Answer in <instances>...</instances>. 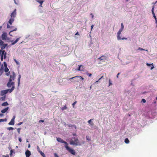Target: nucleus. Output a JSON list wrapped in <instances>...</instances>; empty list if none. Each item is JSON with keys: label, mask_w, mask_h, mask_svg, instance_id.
<instances>
[{"label": "nucleus", "mask_w": 157, "mask_h": 157, "mask_svg": "<svg viewBox=\"0 0 157 157\" xmlns=\"http://www.w3.org/2000/svg\"><path fill=\"white\" fill-rule=\"evenodd\" d=\"M70 144L71 145H75V146L81 145L80 143L77 138L75 137H72L71 140Z\"/></svg>", "instance_id": "nucleus-1"}, {"label": "nucleus", "mask_w": 157, "mask_h": 157, "mask_svg": "<svg viewBox=\"0 0 157 157\" xmlns=\"http://www.w3.org/2000/svg\"><path fill=\"white\" fill-rule=\"evenodd\" d=\"M15 77L16 75L15 73L14 72H13L12 75H10L9 81L7 83V86L8 87H10L11 85H14V82H11L15 79Z\"/></svg>", "instance_id": "nucleus-2"}, {"label": "nucleus", "mask_w": 157, "mask_h": 157, "mask_svg": "<svg viewBox=\"0 0 157 157\" xmlns=\"http://www.w3.org/2000/svg\"><path fill=\"white\" fill-rule=\"evenodd\" d=\"M124 28V26L123 25V24L122 23L121 24V29L119 30V31L117 33V39L118 40H127V38L125 37H123L121 38L120 36V35L121 34V32L123 31Z\"/></svg>", "instance_id": "nucleus-3"}, {"label": "nucleus", "mask_w": 157, "mask_h": 157, "mask_svg": "<svg viewBox=\"0 0 157 157\" xmlns=\"http://www.w3.org/2000/svg\"><path fill=\"white\" fill-rule=\"evenodd\" d=\"M65 147L66 148L67 150L72 155H75V152L73 149L69 147L68 145H67L66 146H65Z\"/></svg>", "instance_id": "nucleus-4"}, {"label": "nucleus", "mask_w": 157, "mask_h": 157, "mask_svg": "<svg viewBox=\"0 0 157 157\" xmlns=\"http://www.w3.org/2000/svg\"><path fill=\"white\" fill-rule=\"evenodd\" d=\"M56 140L58 142H60L62 143H64L65 144V146H66L67 145H68L67 143L64 141L63 139H62L60 138H57Z\"/></svg>", "instance_id": "nucleus-5"}, {"label": "nucleus", "mask_w": 157, "mask_h": 157, "mask_svg": "<svg viewBox=\"0 0 157 157\" xmlns=\"http://www.w3.org/2000/svg\"><path fill=\"white\" fill-rule=\"evenodd\" d=\"M16 9H15L13 12L11 13L10 16L11 18H14L16 17Z\"/></svg>", "instance_id": "nucleus-6"}, {"label": "nucleus", "mask_w": 157, "mask_h": 157, "mask_svg": "<svg viewBox=\"0 0 157 157\" xmlns=\"http://www.w3.org/2000/svg\"><path fill=\"white\" fill-rule=\"evenodd\" d=\"M7 34L6 33L4 32L2 35V40H6L7 38Z\"/></svg>", "instance_id": "nucleus-7"}, {"label": "nucleus", "mask_w": 157, "mask_h": 157, "mask_svg": "<svg viewBox=\"0 0 157 157\" xmlns=\"http://www.w3.org/2000/svg\"><path fill=\"white\" fill-rule=\"evenodd\" d=\"M5 53L6 52L5 50H1L0 51V54L1 53V59L2 61L3 60V57Z\"/></svg>", "instance_id": "nucleus-8"}, {"label": "nucleus", "mask_w": 157, "mask_h": 157, "mask_svg": "<svg viewBox=\"0 0 157 157\" xmlns=\"http://www.w3.org/2000/svg\"><path fill=\"white\" fill-rule=\"evenodd\" d=\"M9 90H6L2 91L1 92V95L3 96L7 94L8 93Z\"/></svg>", "instance_id": "nucleus-9"}, {"label": "nucleus", "mask_w": 157, "mask_h": 157, "mask_svg": "<svg viewBox=\"0 0 157 157\" xmlns=\"http://www.w3.org/2000/svg\"><path fill=\"white\" fill-rule=\"evenodd\" d=\"M31 154V152L29 150H27L25 152V155L26 157H29Z\"/></svg>", "instance_id": "nucleus-10"}, {"label": "nucleus", "mask_w": 157, "mask_h": 157, "mask_svg": "<svg viewBox=\"0 0 157 157\" xmlns=\"http://www.w3.org/2000/svg\"><path fill=\"white\" fill-rule=\"evenodd\" d=\"M4 64L5 66V71L6 72H7L8 71L9 69L7 67L6 64L5 62H4Z\"/></svg>", "instance_id": "nucleus-11"}, {"label": "nucleus", "mask_w": 157, "mask_h": 157, "mask_svg": "<svg viewBox=\"0 0 157 157\" xmlns=\"http://www.w3.org/2000/svg\"><path fill=\"white\" fill-rule=\"evenodd\" d=\"M14 18H10L9 21H8V23H9V24L10 25H11L13 23V22L14 21Z\"/></svg>", "instance_id": "nucleus-12"}, {"label": "nucleus", "mask_w": 157, "mask_h": 157, "mask_svg": "<svg viewBox=\"0 0 157 157\" xmlns=\"http://www.w3.org/2000/svg\"><path fill=\"white\" fill-rule=\"evenodd\" d=\"M19 39H20V38H17L16 39V40L14 41H13V40L12 41H11V42L12 43V44L14 45L18 41Z\"/></svg>", "instance_id": "nucleus-13"}, {"label": "nucleus", "mask_w": 157, "mask_h": 157, "mask_svg": "<svg viewBox=\"0 0 157 157\" xmlns=\"http://www.w3.org/2000/svg\"><path fill=\"white\" fill-rule=\"evenodd\" d=\"M8 109H9V107H8L5 108V109L2 110H1V112L2 113H4L5 112H7V111L8 110Z\"/></svg>", "instance_id": "nucleus-14"}, {"label": "nucleus", "mask_w": 157, "mask_h": 157, "mask_svg": "<svg viewBox=\"0 0 157 157\" xmlns=\"http://www.w3.org/2000/svg\"><path fill=\"white\" fill-rule=\"evenodd\" d=\"M7 45V44H3V45H1L2 46L1 47V50H3L6 48V47Z\"/></svg>", "instance_id": "nucleus-15"}, {"label": "nucleus", "mask_w": 157, "mask_h": 157, "mask_svg": "<svg viewBox=\"0 0 157 157\" xmlns=\"http://www.w3.org/2000/svg\"><path fill=\"white\" fill-rule=\"evenodd\" d=\"M14 121L13 119H12L10 121L9 123V124L11 125H14Z\"/></svg>", "instance_id": "nucleus-16"}, {"label": "nucleus", "mask_w": 157, "mask_h": 157, "mask_svg": "<svg viewBox=\"0 0 157 157\" xmlns=\"http://www.w3.org/2000/svg\"><path fill=\"white\" fill-rule=\"evenodd\" d=\"M93 120V119H91L88 121V123L91 125H94L92 121Z\"/></svg>", "instance_id": "nucleus-17"}, {"label": "nucleus", "mask_w": 157, "mask_h": 157, "mask_svg": "<svg viewBox=\"0 0 157 157\" xmlns=\"http://www.w3.org/2000/svg\"><path fill=\"white\" fill-rule=\"evenodd\" d=\"M146 65H147V66H151V65L152 66V67H151V70H152V69H153L154 68V66H153V63L149 64V63H146Z\"/></svg>", "instance_id": "nucleus-18"}, {"label": "nucleus", "mask_w": 157, "mask_h": 157, "mask_svg": "<svg viewBox=\"0 0 157 157\" xmlns=\"http://www.w3.org/2000/svg\"><path fill=\"white\" fill-rule=\"evenodd\" d=\"M36 2L39 3L40 5H42L43 3L44 2V1L40 0H36Z\"/></svg>", "instance_id": "nucleus-19"}, {"label": "nucleus", "mask_w": 157, "mask_h": 157, "mask_svg": "<svg viewBox=\"0 0 157 157\" xmlns=\"http://www.w3.org/2000/svg\"><path fill=\"white\" fill-rule=\"evenodd\" d=\"M4 69V67L3 65H2L1 67L0 68V72H1V74H2L3 71Z\"/></svg>", "instance_id": "nucleus-20"}, {"label": "nucleus", "mask_w": 157, "mask_h": 157, "mask_svg": "<svg viewBox=\"0 0 157 157\" xmlns=\"http://www.w3.org/2000/svg\"><path fill=\"white\" fill-rule=\"evenodd\" d=\"M8 105V104L7 101L3 102L2 104V106H5Z\"/></svg>", "instance_id": "nucleus-21"}, {"label": "nucleus", "mask_w": 157, "mask_h": 157, "mask_svg": "<svg viewBox=\"0 0 157 157\" xmlns=\"http://www.w3.org/2000/svg\"><path fill=\"white\" fill-rule=\"evenodd\" d=\"M39 152H40V154L43 157H46L45 154L42 151H40Z\"/></svg>", "instance_id": "nucleus-22"}, {"label": "nucleus", "mask_w": 157, "mask_h": 157, "mask_svg": "<svg viewBox=\"0 0 157 157\" xmlns=\"http://www.w3.org/2000/svg\"><path fill=\"white\" fill-rule=\"evenodd\" d=\"M21 78V75H19V77L18 79V86H19L20 84V79Z\"/></svg>", "instance_id": "nucleus-23"}, {"label": "nucleus", "mask_w": 157, "mask_h": 157, "mask_svg": "<svg viewBox=\"0 0 157 157\" xmlns=\"http://www.w3.org/2000/svg\"><path fill=\"white\" fill-rule=\"evenodd\" d=\"M124 142L126 144H128L129 142V140L128 138H126L125 139Z\"/></svg>", "instance_id": "nucleus-24"}, {"label": "nucleus", "mask_w": 157, "mask_h": 157, "mask_svg": "<svg viewBox=\"0 0 157 157\" xmlns=\"http://www.w3.org/2000/svg\"><path fill=\"white\" fill-rule=\"evenodd\" d=\"M103 57H104L105 59L106 58V57H105V56H102L100 57L99 58H98V59H100V60H103L104 59L103 58Z\"/></svg>", "instance_id": "nucleus-25"}, {"label": "nucleus", "mask_w": 157, "mask_h": 157, "mask_svg": "<svg viewBox=\"0 0 157 157\" xmlns=\"http://www.w3.org/2000/svg\"><path fill=\"white\" fill-rule=\"evenodd\" d=\"M14 89V86H13L10 89V90L9 89V92L10 93L11 92L13 91V90Z\"/></svg>", "instance_id": "nucleus-26"}, {"label": "nucleus", "mask_w": 157, "mask_h": 157, "mask_svg": "<svg viewBox=\"0 0 157 157\" xmlns=\"http://www.w3.org/2000/svg\"><path fill=\"white\" fill-rule=\"evenodd\" d=\"M82 66V65H80L79 66V67L78 68V69H77V70L78 71H83V70H81V67Z\"/></svg>", "instance_id": "nucleus-27"}, {"label": "nucleus", "mask_w": 157, "mask_h": 157, "mask_svg": "<svg viewBox=\"0 0 157 157\" xmlns=\"http://www.w3.org/2000/svg\"><path fill=\"white\" fill-rule=\"evenodd\" d=\"M78 78H76L75 79H74V82H79V80L77 79Z\"/></svg>", "instance_id": "nucleus-28"}, {"label": "nucleus", "mask_w": 157, "mask_h": 157, "mask_svg": "<svg viewBox=\"0 0 157 157\" xmlns=\"http://www.w3.org/2000/svg\"><path fill=\"white\" fill-rule=\"evenodd\" d=\"M17 30V28H15L14 29H13V30H11L10 31V33H9V34L11 36H12V35H11L10 34V33L13 31H16V30Z\"/></svg>", "instance_id": "nucleus-29"}, {"label": "nucleus", "mask_w": 157, "mask_h": 157, "mask_svg": "<svg viewBox=\"0 0 157 157\" xmlns=\"http://www.w3.org/2000/svg\"><path fill=\"white\" fill-rule=\"evenodd\" d=\"M77 78H79L81 80H83L84 79L81 76H77Z\"/></svg>", "instance_id": "nucleus-30"}, {"label": "nucleus", "mask_w": 157, "mask_h": 157, "mask_svg": "<svg viewBox=\"0 0 157 157\" xmlns=\"http://www.w3.org/2000/svg\"><path fill=\"white\" fill-rule=\"evenodd\" d=\"M7 120L6 119H0V122H3L4 121H6Z\"/></svg>", "instance_id": "nucleus-31"}, {"label": "nucleus", "mask_w": 157, "mask_h": 157, "mask_svg": "<svg viewBox=\"0 0 157 157\" xmlns=\"http://www.w3.org/2000/svg\"><path fill=\"white\" fill-rule=\"evenodd\" d=\"M67 107L65 105L64 107L62 108L61 109L62 110H65V109H67Z\"/></svg>", "instance_id": "nucleus-32"}, {"label": "nucleus", "mask_w": 157, "mask_h": 157, "mask_svg": "<svg viewBox=\"0 0 157 157\" xmlns=\"http://www.w3.org/2000/svg\"><path fill=\"white\" fill-rule=\"evenodd\" d=\"M4 44L3 42L1 40H0V46Z\"/></svg>", "instance_id": "nucleus-33"}, {"label": "nucleus", "mask_w": 157, "mask_h": 157, "mask_svg": "<svg viewBox=\"0 0 157 157\" xmlns=\"http://www.w3.org/2000/svg\"><path fill=\"white\" fill-rule=\"evenodd\" d=\"M21 130V128H18L17 129V132L18 134H20Z\"/></svg>", "instance_id": "nucleus-34"}, {"label": "nucleus", "mask_w": 157, "mask_h": 157, "mask_svg": "<svg viewBox=\"0 0 157 157\" xmlns=\"http://www.w3.org/2000/svg\"><path fill=\"white\" fill-rule=\"evenodd\" d=\"M14 61L15 62V63H16L17 65H19V62L17 61L16 59H14Z\"/></svg>", "instance_id": "nucleus-35"}, {"label": "nucleus", "mask_w": 157, "mask_h": 157, "mask_svg": "<svg viewBox=\"0 0 157 157\" xmlns=\"http://www.w3.org/2000/svg\"><path fill=\"white\" fill-rule=\"evenodd\" d=\"M7 129L9 130H13V127H8L7 128Z\"/></svg>", "instance_id": "nucleus-36"}, {"label": "nucleus", "mask_w": 157, "mask_h": 157, "mask_svg": "<svg viewBox=\"0 0 157 157\" xmlns=\"http://www.w3.org/2000/svg\"><path fill=\"white\" fill-rule=\"evenodd\" d=\"M154 8H155L154 6H152V10H151V11H152V14H153L154 13H155L154 12Z\"/></svg>", "instance_id": "nucleus-37"}, {"label": "nucleus", "mask_w": 157, "mask_h": 157, "mask_svg": "<svg viewBox=\"0 0 157 157\" xmlns=\"http://www.w3.org/2000/svg\"><path fill=\"white\" fill-rule=\"evenodd\" d=\"M76 78H77V76H76L74 77H73L70 78L68 79L69 80H71V79H75Z\"/></svg>", "instance_id": "nucleus-38"}, {"label": "nucleus", "mask_w": 157, "mask_h": 157, "mask_svg": "<svg viewBox=\"0 0 157 157\" xmlns=\"http://www.w3.org/2000/svg\"><path fill=\"white\" fill-rule=\"evenodd\" d=\"M6 53H5V54H4V55L3 56V59L4 58V59H6Z\"/></svg>", "instance_id": "nucleus-39"}, {"label": "nucleus", "mask_w": 157, "mask_h": 157, "mask_svg": "<svg viewBox=\"0 0 157 157\" xmlns=\"http://www.w3.org/2000/svg\"><path fill=\"white\" fill-rule=\"evenodd\" d=\"M5 96H4L3 97H1V98L2 99V100H5Z\"/></svg>", "instance_id": "nucleus-40"}, {"label": "nucleus", "mask_w": 157, "mask_h": 157, "mask_svg": "<svg viewBox=\"0 0 157 157\" xmlns=\"http://www.w3.org/2000/svg\"><path fill=\"white\" fill-rule=\"evenodd\" d=\"M153 17H154L155 20H156L157 19L156 16H155V13L152 14Z\"/></svg>", "instance_id": "nucleus-41"}, {"label": "nucleus", "mask_w": 157, "mask_h": 157, "mask_svg": "<svg viewBox=\"0 0 157 157\" xmlns=\"http://www.w3.org/2000/svg\"><path fill=\"white\" fill-rule=\"evenodd\" d=\"M77 101H75L72 104V105L73 106V107H74Z\"/></svg>", "instance_id": "nucleus-42"}, {"label": "nucleus", "mask_w": 157, "mask_h": 157, "mask_svg": "<svg viewBox=\"0 0 157 157\" xmlns=\"http://www.w3.org/2000/svg\"><path fill=\"white\" fill-rule=\"evenodd\" d=\"M142 101L145 103L146 102V100L144 99H143L142 100Z\"/></svg>", "instance_id": "nucleus-43"}, {"label": "nucleus", "mask_w": 157, "mask_h": 157, "mask_svg": "<svg viewBox=\"0 0 157 157\" xmlns=\"http://www.w3.org/2000/svg\"><path fill=\"white\" fill-rule=\"evenodd\" d=\"M103 77V76H101V78H100L98 79V81H96V82H96V83H97V82H98L99 81H100V80Z\"/></svg>", "instance_id": "nucleus-44"}, {"label": "nucleus", "mask_w": 157, "mask_h": 157, "mask_svg": "<svg viewBox=\"0 0 157 157\" xmlns=\"http://www.w3.org/2000/svg\"><path fill=\"white\" fill-rule=\"evenodd\" d=\"M138 50H145L143 48H139L138 49Z\"/></svg>", "instance_id": "nucleus-45"}, {"label": "nucleus", "mask_w": 157, "mask_h": 157, "mask_svg": "<svg viewBox=\"0 0 157 157\" xmlns=\"http://www.w3.org/2000/svg\"><path fill=\"white\" fill-rule=\"evenodd\" d=\"M109 86L110 85H112V84L111 82V80H110V79H109Z\"/></svg>", "instance_id": "nucleus-46"}, {"label": "nucleus", "mask_w": 157, "mask_h": 157, "mask_svg": "<svg viewBox=\"0 0 157 157\" xmlns=\"http://www.w3.org/2000/svg\"><path fill=\"white\" fill-rule=\"evenodd\" d=\"M54 156L55 157H59L56 153H54Z\"/></svg>", "instance_id": "nucleus-47"}, {"label": "nucleus", "mask_w": 157, "mask_h": 157, "mask_svg": "<svg viewBox=\"0 0 157 157\" xmlns=\"http://www.w3.org/2000/svg\"><path fill=\"white\" fill-rule=\"evenodd\" d=\"M87 75L89 77H90L92 75V74L91 73H88L87 74Z\"/></svg>", "instance_id": "nucleus-48"}, {"label": "nucleus", "mask_w": 157, "mask_h": 157, "mask_svg": "<svg viewBox=\"0 0 157 157\" xmlns=\"http://www.w3.org/2000/svg\"><path fill=\"white\" fill-rule=\"evenodd\" d=\"M86 139L88 140H90V139L89 138V137L88 136H86Z\"/></svg>", "instance_id": "nucleus-49"}, {"label": "nucleus", "mask_w": 157, "mask_h": 157, "mask_svg": "<svg viewBox=\"0 0 157 157\" xmlns=\"http://www.w3.org/2000/svg\"><path fill=\"white\" fill-rule=\"evenodd\" d=\"M68 126L69 127H73V125L70 124L68 125Z\"/></svg>", "instance_id": "nucleus-50"}, {"label": "nucleus", "mask_w": 157, "mask_h": 157, "mask_svg": "<svg viewBox=\"0 0 157 157\" xmlns=\"http://www.w3.org/2000/svg\"><path fill=\"white\" fill-rule=\"evenodd\" d=\"M23 123V122H20L18 124V125H21Z\"/></svg>", "instance_id": "nucleus-51"}, {"label": "nucleus", "mask_w": 157, "mask_h": 157, "mask_svg": "<svg viewBox=\"0 0 157 157\" xmlns=\"http://www.w3.org/2000/svg\"><path fill=\"white\" fill-rule=\"evenodd\" d=\"M18 140L20 142H21L22 141L21 139V138H19L18 139Z\"/></svg>", "instance_id": "nucleus-52"}, {"label": "nucleus", "mask_w": 157, "mask_h": 157, "mask_svg": "<svg viewBox=\"0 0 157 157\" xmlns=\"http://www.w3.org/2000/svg\"><path fill=\"white\" fill-rule=\"evenodd\" d=\"M10 25H8V24H7V28H10Z\"/></svg>", "instance_id": "nucleus-53"}, {"label": "nucleus", "mask_w": 157, "mask_h": 157, "mask_svg": "<svg viewBox=\"0 0 157 157\" xmlns=\"http://www.w3.org/2000/svg\"><path fill=\"white\" fill-rule=\"evenodd\" d=\"M44 122V120H40L39 121V122L40 123V122Z\"/></svg>", "instance_id": "nucleus-54"}, {"label": "nucleus", "mask_w": 157, "mask_h": 157, "mask_svg": "<svg viewBox=\"0 0 157 157\" xmlns=\"http://www.w3.org/2000/svg\"><path fill=\"white\" fill-rule=\"evenodd\" d=\"M3 113H0V116L1 117H2L3 116V114H2Z\"/></svg>", "instance_id": "nucleus-55"}, {"label": "nucleus", "mask_w": 157, "mask_h": 157, "mask_svg": "<svg viewBox=\"0 0 157 157\" xmlns=\"http://www.w3.org/2000/svg\"><path fill=\"white\" fill-rule=\"evenodd\" d=\"M90 15H91L92 16V18H93L94 17L93 14V13H91L90 14Z\"/></svg>", "instance_id": "nucleus-56"}, {"label": "nucleus", "mask_w": 157, "mask_h": 157, "mask_svg": "<svg viewBox=\"0 0 157 157\" xmlns=\"http://www.w3.org/2000/svg\"><path fill=\"white\" fill-rule=\"evenodd\" d=\"M10 74V72H8V73H7L6 74V75L7 76H9V75Z\"/></svg>", "instance_id": "nucleus-57"}, {"label": "nucleus", "mask_w": 157, "mask_h": 157, "mask_svg": "<svg viewBox=\"0 0 157 157\" xmlns=\"http://www.w3.org/2000/svg\"><path fill=\"white\" fill-rule=\"evenodd\" d=\"M120 74V73H119L117 74V78H118V75H119Z\"/></svg>", "instance_id": "nucleus-58"}, {"label": "nucleus", "mask_w": 157, "mask_h": 157, "mask_svg": "<svg viewBox=\"0 0 157 157\" xmlns=\"http://www.w3.org/2000/svg\"><path fill=\"white\" fill-rule=\"evenodd\" d=\"M75 35H79V34L78 33V32H77L75 34Z\"/></svg>", "instance_id": "nucleus-59"}, {"label": "nucleus", "mask_w": 157, "mask_h": 157, "mask_svg": "<svg viewBox=\"0 0 157 157\" xmlns=\"http://www.w3.org/2000/svg\"><path fill=\"white\" fill-rule=\"evenodd\" d=\"M73 127H74L75 128V129H76V126L75 125H73Z\"/></svg>", "instance_id": "nucleus-60"}, {"label": "nucleus", "mask_w": 157, "mask_h": 157, "mask_svg": "<svg viewBox=\"0 0 157 157\" xmlns=\"http://www.w3.org/2000/svg\"><path fill=\"white\" fill-rule=\"evenodd\" d=\"M15 118V116H14L13 117V118L12 119H13V120L14 121V119Z\"/></svg>", "instance_id": "nucleus-61"}, {"label": "nucleus", "mask_w": 157, "mask_h": 157, "mask_svg": "<svg viewBox=\"0 0 157 157\" xmlns=\"http://www.w3.org/2000/svg\"><path fill=\"white\" fill-rule=\"evenodd\" d=\"M93 27H94V25H92L91 26V29H93Z\"/></svg>", "instance_id": "nucleus-62"}, {"label": "nucleus", "mask_w": 157, "mask_h": 157, "mask_svg": "<svg viewBox=\"0 0 157 157\" xmlns=\"http://www.w3.org/2000/svg\"><path fill=\"white\" fill-rule=\"evenodd\" d=\"M30 147V144H29L28 145V147L29 148Z\"/></svg>", "instance_id": "nucleus-63"}, {"label": "nucleus", "mask_w": 157, "mask_h": 157, "mask_svg": "<svg viewBox=\"0 0 157 157\" xmlns=\"http://www.w3.org/2000/svg\"><path fill=\"white\" fill-rule=\"evenodd\" d=\"M155 20V23L157 24V19Z\"/></svg>", "instance_id": "nucleus-64"}]
</instances>
